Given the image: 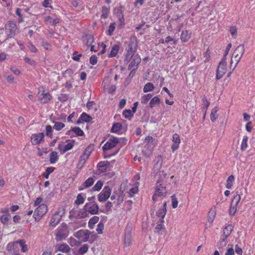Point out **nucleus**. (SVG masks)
<instances>
[{"label": "nucleus", "instance_id": "c756f323", "mask_svg": "<svg viewBox=\"0 0 255 255\" xmlns=\"http://www.w3.org/2000/svg\"><path fill=\"white\" fill-rule=\"evenodd\" d=\"M89 248V246L87 244H84L82 247H81L77 252L75 254V255H83L85 253H86L88 249Z\"/></svg>", "mask_w": 255, "mask_h": 255}, {"label": "nucleus", "instance_id": "864d4df0", "mask_svg": "<svg viewBox=\"0 0 255 255\" xmlns=\"http://www.w3.org/2000/svg\"><path fill=\"white\" fill-rule=\"evenodd\" d=\"M241 196L239 194H237L234 196L233 199H232L231 204L234 206H237L240 201L241 200Z\"/></svg>", "mask_w": 255, "mask_h": 255}, {"label": "nucleus", "instance_id": "de8ad7c7", "mask_svg": "<svg viewBox=\"0 0 255 255\" xmlns=\"http://www.w3.org/2000/svg\"><path fill=\"white\" fill-rule=\"evenodd\" d=\"M227 238L221 236V239L217 244L218 248L219 250L223 249L227 244L226 242Z\"/></svg>", "mask_w": 255, "mask_h": 255}, {"label": "nucleus", "instance_id": "cd10ccee", "mask_svg": "<svg viewBox=\"0 0 255 255\" xmlns=\"http://www.w3.org/2000/svg\"><path fill=\"white\" fill-rule=\"evenodd\" d=\"M59 159L58 153L56 151H53L49 154V161L51 164H54Z\"/></svg>", "mask_w": 255, "mask_h": 255}, {"label": "nucleus", "instance_id": "5fc2aeb1", "mask_svg": "<svg viewBox=\"0 0 255 255\" xmlns=\"http://www.w3.org/2000/svg\"><path fill=\"white\" fill-rule=\"evenodd\" d=\"M248 137L247 136H244L242 142L241 149L242 150H245L248 147Z\"/></svg>", "mask_w": 255, "mask_h": 255}, {"label": "nucleus", "instance_id": "603ef678", "mask_svg": "<svg viewBox=\"0 0 255 255\" xmlns=\"http://www.w3.org/2000/svg\"><path fill=\"white\" fill-rule=\"evenodd\" d=\"M54 168L52 167H49L46 168L45 172H43V176L46 178L48 179L49 178V174L52 173L54 171Z\"/></svg>", "mask_w": 255, "mask_h": 255}, {"label": "nucleus", "instance_id": "09e8293b", "mask_svg": "<svg viewBox=\"0 0 255 255\" xmlns=\"http://www.w3.org/2000/svg\"><path fill=\"white\" fill-rule=\"evenodd\" d=\"M134 54L132 53L131 52H129L127 51V53L125 55V58H124V62L126 64H127L129 63L130 60L133 58V57L134 56Z\"/></svg>", "mask_w": 255, "mask_h": 255}, {"label": "nucleus", "instance_id": "c85d7f7f", "mask_svg": "<svg viewBox=\"0 0 255 255\" xmlns=\"http://www.w3.org/2000/svg\"><path fill=\"white\" fill-rule=\"evenodd\" d=\"M219 111V108L217 107H214L211 111L210 114V119L212 122H214L218 118L217 112Z\"/></svg>", "mask_w": 255, "mask_h": 255}, {"label": "nucleus", "instance_id": "f8f14e48", "mask_svg": "<svg viewBox=\"0 0 255 255\" xmlns=\"http://www.w3.org/2000/svg\"><path fill=\"white\" fill-rule=\"evenodd\" d=\"M44 133L39 132L31 134L30 137V141L32 145L39 144L42 141L44 140Z\"/></svg>", "mask_w": 255, "mask_h": 255}, {"label": "nucleus", "instance_id": "6e6d98bb", "mask_svg": "<svg viewBox=\"0 0 255 255\" xmlns=\"http://www.w3.org/2000/svg\"><path fill=\"white\" fill-rule=\"evenodd\" d=\"M103 185V182L101 180H99L97 182V183L95 184V185L92 188V190L93 191H99L101 189Z\"/></svg>", "mask_w": 255, "mask_h": 255}, {"label": "nucleus", "instance_id": "69168bd1", "mask_svg": "<svg viewBox=\"0 0 255 255\" xmlns=\"http://www.w3.org/2000/svg\"><path fill=\"white\" fill-rule=\"evenodd\" d=\"M104 226L102 222H100L97 225L96 231L99 234H102L103 230H104Z\"/></svg>", "mask_w": 255, "mask_h": 255}, {"label": "nucleus", "instance_id": "8fccbe9b", "mask_svg": "<svg viewBox=\"0 0 255 255\" xmlns=\"http://www.w3.org/2000/svg\"><path fill=\"white\" fill-rule=\"evenodd\" d=\"M92 119L91 116L85 113H83L80 116V120H82L84 122H90Z\"/></svg>", "mask_w": 255, "mask_h": 255}, {"label": "nucleus", "instance_id": "20e7f679", "mask_svg": "<svg viewBox=\"0 0 255 255\" xmlns=\"http://www.w3.org/2000/svg\"><path fill=\"white\" fill-rule=\"evenodd\" d=\"M6 39L14 37L17 29L16 23L12 21H9L5 25Z\"/></svg>", "mask_w": 255, "mask_h": 255}, {"label": "nucleus", "instance_id": "3c124183", "mask_svg": "<svg viewBox=\"0 0 255 255\" xmlns=\"http://www.w3.org/2000/svg\"><path fill=\"white\" fill-rule=\"evenodd\" d=\"M116 29V23L113 22L111 23L109 27V29L107 31V35L109 36H111L113 35L114 31H115Z\"/></svg>", "mask_w": 255, "mask_h": 255}, {"label": "nucleus", "instance_id": "f3484780", "mask_svg": "<svg viewBox=\"0 0 255 255\" xmlns=\"http://www.w3.org/2000/svg\"><path fill=\"white\" fill-rule=\"evenodd\" d=\"M56 251L60 252L63 253L68 254V255H71L69 253L71 251L70 247L65 243H62L57 245L56 247Z\"/></svg>", "mask_w": 255, "mask_h": 255}, {"label": "nucleus", "instance_id": "412c9836", "mask_svg": "<svg viewBox=\"0 0 255 255\" xmlns=\"http://www.w3.org/2000/svg\"><path fill=\"white\" fill-rule=\"evenodd\" d=\"M115 13L118 18V19L120 22V25L121 27L125 25V18L123 14V11L122 8H115Z\"/></svg>", "mask_w": 255, "mask_h": 255}, {"label": "nucleus", "instance_id": "e2e57ef3", "mask_svg": "<svg viewBox=\"0 0 255 255\" xmlns=\"http://www.w3.org/2000/svg\"><path fill=\"white\" fill-rule=\"evenodd\" d=\"M68 99V96L66 94H60L58 97V100L61 102H65L67 101Z\"/></svg>", "mask_w": 255, "mask_h": 255}, {"label": "nucleus", "instance_id": "393cba45", "mask_svg": "<svg viewBox=\"0 0 255 255\" xmlns=\"http://www.w3.org/2000/svg\"><path fill=\"white\" fill-rule=\"evenodd\" d=\"M122 128V125L121 123H115L113 124V126L111 129V132L117 134H120L121 133Z\"/></svg>", "mask_w": 255, "mask_h": 255}, {"label": "nucleus", "instance_id": "f03ea898", "mask_svg": "<svg viewBox=\"0 0 255 255\" xmlns=\"http://www.w3.org/2000/svg\"><path fill=\"white\" fill-rule=\"evenodd\" d=\"M245 52V45L244 44H241L239 45L234 50L232 57L231 59L230 64L232 65L233 61V58H234L236 61V64L233 68V71L235 69V67L237 66V64L240 62L241 58L242 57Z\"/></svg>", "mask_w": 255, "mask_h": 255}, {"label": "nucleus", "instance_id": "774afa93", "mask_svg": "<svg viewBox=\"0 0 255 255\" xmlns=\"http://www.w3.org/2000/svg\"><path fill=\"white\" fill-rule=\"evenodd\" d=\"M228 246H230L231 247L227 250L226 253H225V255H234L235 253L233 248V245L229 244L228 245Z\"/></svg>", "mask_w": 255, "mask_h": 255}, {"label": "nucleus", "instance_id": "7c9ffc66", "mask_svg": "<svg viewBox=\"0 0 255 255\" xmlns=\"http://www.w3.org/2000/svg\"><path fill=\"white\" fill-rule=\"evenodd\" d=\"M86 198L85 194L79 193L77 196V199L75 201V204L79 205L84 203Z\"/></svg>", "mask_w": 255, "mask_h": 255}, {"label": "nucleus", "instance_id": "49530a36", "mask_svg": "<svg viewBox=\"0 0 255 255\" xmlns=\"http://www.w3.org/2000/svg\"><path fill=\"white\" fill-rule=\"evenodd\" d=\"M164 222V220H159V221L157 222V225H156L154 229L155 232L159 233L160 230L164 229V226L163 224Z\"/></svg>", "mask_w": 255, "mask_h": 255}, {"label": "nucleus", "instance_id": "0e129e2a", "mask_svg": "<svg viewBox=\"0 0 255 255\" xmlns=\"http://www.w3.org/2000/svg\"><path fill=\"white\" fill-rule=\"evenodd\" d=\"M172 206L173 208H176L178 206V201L175 195L174 194L171 196Z\"/></svg>", "mask_w": 255, "mask_h": 255}, {"label": "nucleus", "instance_id": "1a4fd4ad", "mask_svg": "<svg viewBox=\"0 0 255 255\" xmlns=\"http://www.w3.org/2000/svg\"><path fill=\"white\" fill-rule=\"evenodd\" d=\"M84 207L88 214L90 213L91 215H96L99 212V207L95 202L86 203Z\"/></svg>", "mask_w": 255, "mask_h": 255}, {"label": "nucleus", "instance_id": "c03bdc74", "mask_svg": "<svg viewBox=\"0 0 255 255\" xmlns=\"http://www.w3.org/2000/svg\"><path fill=\"white\" fill-rule=\"evenodd\" d=\"M234 180H235V177L233 175H230L228 178L227 181H226V187L227 188L231 189L232 187Z\"/></svg>", "mask_w": 255, "mask_h": 255}, {"label": "nucleus", "instance_id": "c9c22d12", "mask_svg": "<svg viewBox=\"0 0 255 255\" xmlns=\"http://www.w3.org/2000/svg\"><path fill=\"white\" fill-rule=\"evenodd\" d=\"M167 174L164 171H160L159 174V177L156 183L163 184L166 178H167Z\"/></svg>", "mask_w": 255, "mask_h": 255}, {"label": "nucleus", "instance_id": "9b49d317", "mask_svg": "<svg viewBox=\"0 0 255 255\" xmlns=\"http://www.w3.org/2000/svg\"><path fill=\"white\" fill-rule=\"evenodd\" d=\"M118 142L119 138L118 137L111 136L103 146V149L104 151L110 150L115 147Z\"/></svg>", "mask_w": 255, "mask_h": 255}, {"label": "nucleus", "instance_id": "ea45409f", "mask_svg": "<svg viewBox=\"0 0 255 255\" xmlns=\"http://www.w3.org/2000/svg\"><path fill=\"white\" fill-rule=\"evenodd\" d=\"M6 248L7 251H8V252H11L12 251H16L18 249L16 241L9 243L7 245Z\"/></svg>", "mask_w": 255, "mask_h": 255}, {"label": "nucleus", "instance_id": "ddd939ff", "mask_svg": "<svg viewBox=\"0 0 255 255\" xmlns=\"http://www.w3.org/2000/svg\"><path fill=\"white\" fill-rule=\"evenodd\" d=\"M39 101L41 103H47L49 102L52 99V96L49 92H46L43 91L41 93L38 92L37 94Z\"/></svg>", "mask_w": 255, "mask_h": 255}, {"label": "nucleus", "instance_id": "b1692460", "mask_svg": "<svg viewBox=\"0 0 255 255\" xmlns=\"http://www.w3.org/2000/svg\"><path fill=\"white\" fill-rule=\"evenodd\" d=\"M66 142L67 143V144L63 146L62 152L65 153L67 151L72 149L74 147L75 140L73 139H67L66 140Z\"/></svg>", "mask_w": 255, "mask_h": 255}, {"label": "nucleus", "instance_id": "6ab92c4d", "mask_svg": "<svg viewBox=\"0 0 255 255\" xmlns=\"http://www.w3.org/2000/svg\"><path fill=\"white\" fill-rule=\"evenodd\" d=\"M61 219V215H60L59 212H56L53 215L51 218L49 225L52 227H55L60 221Z\"/></svg>", "mask_w": 255, "mask_h": 255}, {"label": "nucleus", "instance_id": "39448f33", "mask_svg": "<svg viewBox=\"0 0 255 255\" xmlns=\"http://www.w3.org/2000/svg\"><path fill=\"white\" fill-rule=\"evenodd\" d=\"M93 149V147L89 145L85 148L83 153L81 155L78 163V166L80 169L84 167V165L90 157Z\"/></svg>", "mask_w": 255, "mask_h": 255}, {"label": "nucleus", "instance_id": "6e6552de", "mask_svg": "<svg viewBox=\"0 0 255 255\" xmlns=\"http://www.w3.org/2000/svg\"><path fill=\"white\" fill-rule=\"evenodd\" d=\"M112 189L109 186H105L98 195V200L101 202H105L110 196Z\"/></svg>", "mask_w": 255, "mask_h": 255}, {"label": "nucleus", "instance_id": "bf43d9fd", "mask_svg": "<svg viewBox=\"0 0 255 255\" xmlns=\"http://www.w3.org/2000/svg\"><path fill=\"white\" fill-rule=\"evenodd\" d=\"M45 131H46V132H45L46 135L50 137L51 138H52L53 137V135H52L53 130H52V127L50 125L46 126V128H45Z\"/></svg>", "mask_w": 255, "mask_h": 255}, {"label": "nucleus", "instance_id": "bb28decb", "mask_svg": "<svg viewBox=\"0 0 255 255\" xmlns=\"http://www.w3.org/2000/svg\"><path fill=\"white\" fill-rule=\"evenodd\" d=\"M233 230V226L231 224L227 225L223 230L222 237L227 238L231 234Z\"/></svg>", "mask_w": 255, "mask_h": 255}, {"label": "nucleus", "instance_id": "9d476101", "mask_svg": "<svg viewBox=\"0 0 255 255\" xmlns=\"http://www.w3.org/2000/svg\"><path fill=\"white\" fill-rule=\"evenodd\" d=\"M137 38L135 36H132L129 39L128 48L126 49V51L135 54L137 49Z\"/></svg>", "mask_w": 255, "mask_h": 255}, {"label": "nucleus", "instance_id": "e433bc0d", "mask_svg": "<svg viewBox=\"0 0 255 255\" xmlns=\"http://www.w3.org/2000/svg\"><path fill=\"white\" fill-rule=\"evenodd\" d=\"M216 214L215 207L214 209H212L208 213V221L210 224H212L214 220Z\"/></svg>", "mask_w": 255, "mask_h": 255}, {"label": "nucleus", "instance_id": "423d86ee", "mask_svg": "<svg viewBox=\"0 0 255 255\" xmlns=\"http://www.w3.org/2000/svg\"><path fill=\"white\" fill-rule=\"evenodd\" d=\"M74 236L76 238L80 240L82 242H86L89 241L90 237L93 236V233L88 230H81L74 233Z\"/></svg>", "mask_w": 255, "mask_h": 255}, {"label": "nucleus", "instance_id": "5701e85b", "mask_svg": "<svg viewBox=\"0 0 255 255\" xmlns=\"http://www.w3.org/2000/svg\"><path fill=\"white\" fill-rule=\"evenodd\" d=\"M72 132H74L77 136H83L84 134L83 131L79 127H75L72 128L71 130H68L66 133V134L71 135V136H72Z\"/></svg>", "mask_w": 255, "mask_h": 255}, {"label": "nucleus", "instance_id": "58836bf2", "mask_svg": "<svg viewBox=\"0 0 255 255\" xmlns=\"http://www.w3.org/2000/svg\"><path fill=\"white\" fill-rule=\"evenodd\" d=\"M84 41L88 47H90L94 41V36L92 35H87L85 36V39L84 40Z\"/></svg>", "mask_w": 255, "mask_h": 255}, {"label": "nucleus", "instance_id": "a878e982", "mask_svg": "<svg viewBox=\"0 0 255 255\" xmlns=\"http://www.w3.org/2000/svg\"><path fill=\"white\" fill-rule=\"evenodd\" d=\"M191 33L188 30H183L181 33L180 39L183 42L188 41L191 38Z\"/></svg>", "mask_w": 255, "mask_h": 255}, {"label": "nucleus", "instance_id": "338daca9", "mask_svg": "<svg viewBox=\"0 0 255 255\" xmlns=\"http://www.w3.org/2000/svg\"><path fill=\"white\" fill-rule=\"evenodd\" d=\"M38 150V155L39 156H42L43 153L46 154L48 152L47 148H43L42 149H40L39 147L37 148Z\"/></svg>", "mask_w": 255, "mask_h": 255}, {"label": "nucleus", "instance_id": "052dcab7", "mask_svg": "<svg viewBox=\"0 0 255 255\" xmlns=\"http://www.w3.org/2000/svg\"><path fill=\"white\" fill-rule=\"evenodd\" d=\"M65 127L64 124L61 122H54L53 128L56 130H60Z\"/></svg>", "mask_w": 255, "mask_h": 255}, {"label": "nucleus", "instance_id": "a211bd4d", "mask_svg": "<svg viewBox=\"0 0 255 255\" xmlns=\"http://www.w3.org/2000/svg\"><path fill=\"white\" fill-rule=\"evenodd\" d=\"M172 142L173 144L171 145V149L173 152H174L179 148L180 143V138L177 133H175L173 135Z\"/></svg>", "mask_w": 255, "mask_h": 255}, {"label": "nucleus", "instance_id": "f257e3e1", "mask_svg": "<svg viewBox=\"0 0 255 255\" xmlns=\"http://www.w3.org/2000/svg\"><path fill=\"white\" fill-rule=\"evenodd\" d=\"M69 234V227L65 223H62L54 231L55 239L60 242L66 239Z\"/></svg>", "mask_w": 255, "mask_h": 255}, {"label": "nucleus", "instance_id": "a19ab883", "mask_svg": "<svg viewBox=\"0 0 255 255\" xmlns=\"http://www.w3.org/2000/svg\"><path fill=\"white\" fill-rule=\"evenodd\" d=\"M160 102V99L157 96L154 97L150 101L149 107L153 108L156 105H159Z\"/></svg>", "mask_w": 255, "mask_h": 255}, {"label": "nucleus", "instance_id": "79ce46f5", "mask_svg": "<svg viewBox=\"0 0 255 255\" xmlns=\"http://www.w3.org/2000/svg\"><path fill=\"white\" fill-rule=\"evenodd\" d=\"M110 12V7L106 6H103L102 8V15L101 17L104 19H106Z\"/></svg>", "mask_w": 255, "mask_h": 255}, {"label": "nucleus", "instance_id": "dca6fc26", "mask_svg": "<svg viewBox=\"0 0 255 255\" xmlns=\"http://www.w3.org/2000/svg\"><path fill=\"white\" fill-rule=\"evenodd\" d=\"M131 62L128 65V69L133 68V70H136L137 68L138 64L140 63L141 58L139 55H135L131 59Z\"/></svg>", "mask_w": 255, "mask_h": 255}, {"label": "nucleus", "instance_id": "13d9d810", "mask_svg": "<svg viewBox=\"0 0 255 255\" xmlns=\"http://www.w3.org/2000/svg\"><path fill=\"white\" fill-rule=\"evenodd\" d=\"M10 217V214L3 215L0 217V220L4 225L7 224Z\"/></svg>", "mask_w": 255, "mask_h": 255}, {"label": "nucleus", "instance_id": "4d7b16f0", "mask_svg": "<svg viewBox=\"0 0 255 255\" xmlns=\"http://www.w3.org/2000/svg\"><path fill=\"white\" fill-rule=\"evenodd\" d=\"M151 97L152 95L150 94L143 95L141 98V103L143 104H146Z\"/></svg>", "mask_w": 255, "mask_h": 255}, {"label": "nucleus", "instance_id": "a18cd8bd", "mask_svg": "<svg viewBox=\"0 0 255 255\" xmlns=\"http://www.w3.org/2000/svg\"><path fill=\"white\" fill-rule=\"evenodd\" d=\"M155 87L153 84L151 83H147L144 86L143 91L144 93L152 91Z\"/></svg>", "mask_w": 255, "mask_h": 255}, {"label": "nucleus", "instance_id": "2eb2a0df", "mask_svg": "<svg viewBox=\"0 0 255 255\" xmlns=\"http://www.w3.org/2000/svg\"><path fill=\"white\" fill-rule=\"evenodd\" d=\"M226 71L227 65L223 64L222 63H219L216 71V79L217 80L221 79L226 73Z\"/></svg>", "mask_w": 255, "mask_h": 255}, {"label": "nucleus", "instance_id": "4c0bfd02", "mask_svg": "<svg viewBox=\"0 0 255 255\" xmlns=\"http://www.w3.org/2000/svg\"><path fill=\"white\" fill-rule=\"evenodd\" d=\"M131 234L130 232H128L126 233L125 240H124V245L126 247H128L131 245Z\"/></svg>", "mask_w": 255, "mask_h": 255}, {"label": "nucleus", "instance_id": "4468645a", "mask_svg": "<svg viewBox=\"0 0 255 255\" xmlns=\"http://www.w3.org/2000/svg\"><path fill=\"white\" fill-rule=\"evenodd\" d=\"M167 202L164 201L162 206L159 208L156 212V216L160 218L159 220H164L165 216L167 213Z\"/></svg>", "mask_w": 255, "mask_h": 255}, {"label": "nucleus", "instance_id": "2f4dec72", "mask_svg": "<svg viewBox=\"0 0 255 255\" xmlns=\"http://www.w3.org/2000/svg\"><path fill=\"white\" fill-rule=\"evenodd\" d=\"M120 49V46L118 44H115L112 47L111 52L109 54V57H115L118 53Z\"/></svg>", "mask_w": 255, "mask_h": 255}, {"label": "nucleus", "instance_id": "aec40b11", "mask_svg": "<svg viewBox=\"0 0 255 255\" xmlns=\"http://www.w3.org/2000/svg\"><path fill=\"white\" fill-rule=\"evenodd\" d=\"M110 162L108 161H104L100 162L98 165L97 167L99 173H104L107 171V168L109 167Z\"/></svg>", "mask_w": 255, "mask_h": 255}, {"label": "nucleus", "instance_id": "f704fd0d", "mask_svg": "<svg viewBox=\"0 0 255 255\" xmlns=\"http://www.w3.org/2000/svg\"><path fill=\"white\" fill-rule=\"evenodd\" d=\"M202 101V109L203 111L207 112L208 108L210 105V102L207 100L205 96H204L201 100Z\"/></svg>", "mask_w": 255, "mask_h": 255}, {"label": "nucleus", "instance_id": "680f3d73", "mask_svg": "<svg viewBox=\"0 0 255 255\" xmlns=\"http://www.w3.org/2000/svg\"><path fill=\"white\" fill-rule=\"evenodd\" d=\"M123 115L125 118L127 119H130L133 116V113L130 110H124L123 111Z\"/></svg>", "mask_w": 255, "mask_h": 255}, {"label": "nucleus", "instance_id": "473e14b6", "mask_svg": "<svg viewBox=\"0 0 255 255\" xmlns=\"http://www.w3.org/2000/svg\"><path fill=\"white\" fill-rule=\"evenodd\" d=\"M89 214L85 207L83 208L80 209L77 213V217L79 219H83L88 217Z\"/></svg>", "mask_w": 255, "mask_h": 255}, {"label": "nucleus", "instance_id": "0eeeda50", "mask_svg": "<svg viewBox=\"0 0 255 255\" xmlns=\"http://www.w3.org/2000/svg\"><path fill=\"white\" fill-rule=\"evenodd\" d=\"M47 211V207L46 205L44 204H41L35 210L33 217L36 221H38Z\"/></svg>", "mask_w": 255, "mask_h": 255}, {"label": "nucleus", "instance_id": "7ed1b4c3", "mask_svg": "<svg viewBox=\"0 0 255 255\" xmlns=\"http://www.w3.org/2000/svg\"><path fill=\"white\" fill-rule=\"evenodd\" d=\"M166 195L167 190L166 187L162 183H156L155 192L152 197L153 201L155 202L158 200V198L164 197Z\"/></svg>", "mask_w": 255, "mask_h": 255}, {"label": "nucleus", "instance_id": "72a5a7b5", "mask_svg": "<svg viewBox=\"0 0 255 255\" xmlns=\"http://www.w3.org/2000/svg\"><path fill=\"white\" fill-rule=\"evenodd\" d=\"M99 220V217L98 216H93L89 221L88 227L90 229H93L95 225L98 222Z\"/></svg>", "mask_w": 255, "mask_h": 255}, {"label": "nucleus", "instance_id": "4be33fe9", "mask_svg": "<svg viewBox=\"0 0 255 255\" xmlns=\"http://www.w3.org/2000/svg\"><path fill=\"white\" fill-rule=\"evenodd\" d=\"M94 182V179L92 177H89L85 180L80 186L79 187L78 189L79 191L83 190L84 189L91 186L93 184Z\"/></svg>", "mask_w": 255, "mask_h": 255}, {"label": "nucleus", "instance_id": "37998d69", "mask_svg": "<svg viewBox=\"0 0 255 255\" xmlns=\"http://www.w3.org/2000/svg\"><path fill=\"white\" fill-rule=\"evenodd\" d=\"M17 245L19 244L21 247V250L23 253H25L27 251V246L25 244V241L23 240H19L16 241Z\"/></svg>", "mask_w": 255, "mask_h": 255}]
</instances>
